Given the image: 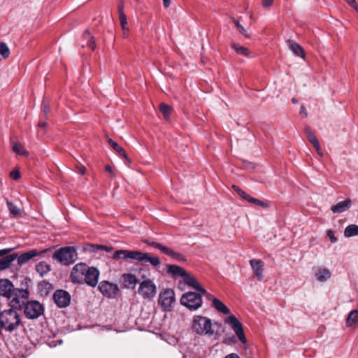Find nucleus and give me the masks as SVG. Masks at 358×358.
Returning a JSON list of instances; mask_svg holds the SVG:
<instances>
[{
    "mask_svg": "<svg viewBox=\"0 0 358 358\" xmlns=\"http://www.w3.org/2000/svg\"><path fill=\"white\" fill-rule=\"evenodd\" d=\"M13 250V248L0 250V271L8 268L12 262L16 259H17V264L22 266L39 255V252L36 250H31L20 256L15 253L8 255Z\"/></svg>",
    "mask_w": 358,
    "mask_h": 358,
    "instance_id": "obj_1",
    "label": "nucleus"
},
{
    "mask_svg": "<svg viewBox=\"0 0 358 358\" xmlns=\"http://www.w3.org/2000/svg\"><path fill=\"white\" fill-rule=\"evenodd\" d=\"M112 258L114 259H122L126 261L131 259L149 262L155 267H159L161 265V262L158 257H151L148 253L137 250H118L113 254Z\"/></svg>",
    "mask_w": 358,
    "mask_h": 358,
    "instance_id": "obj_2",
    "label": "nucleus"
},
{
    "mask_svg": "<svg viewBox=\"0 0 358 358\" xmlns=\"http://www.w3.org/2000/svg\"><path fill=\"white\" fill-rule=\"evenodd\" d=\"M1 327L6 331L12 332L17 329L21 324L18 313L10 308L0 313Z\"/></svg>",
    "mask_w": 358,
    "mask_h": 358,
    "instance_id": "obj_3",
    "label": "nucleus"
},
{
    "mask_svg": "<svg viewBox=\"0 0 358 358\" xmlns=\"http://www.w3.org/2000/svg\"><path fill=\"white\" fill-rule=\"evenodd\" d=\"M52 258L62 264L69 266L73 264L78 258L76 248L66 246L61 248L53 253Z\"/></svg>",
    "mask_w": 358,
    "mask_h": 358,
    "instance_id": "obj_4",
    "label": "nucleus"
},
{
    "mask_svg": "<svg viewBox=\"0 0 358 358\" xmlns=\"http://www.w3.org/2000/svg\"><path fill=\"white\" fill-rule=\"evenodd\" d=\"M192 327L195 333L200 335L213 336L214 334L211 320L206 317L201 315L194 316Z\"/></svg>",
    "mask_w": 358,
    "mask_h": 358,
    "instance_id": "obj_5",
    "label": "nucleus"
},
{
    "mask_svg": "<svg viewBox=\"0 0 358 358\" xmlns=\"http://www.w3.org/2000/svg\"><path fill=\"white\" fill-rule=\"evenodd\" d=\"M202 296L201 294L189 292L182 294L180 303L190 310H196L202 306Z\"/></svg>",
    "mask_w": 358,
    "mask_h": 358,
    "instance_id": "obj_6",
    "label": "nucleus"
},
{
    "mask_svg": "<svg viewBox=\"0 0 358 358\" xmlns=\"http://www.w3.org/2000/svg\"><path fill=\"white\" fill-rule=\"evenodd\" d=\"M24 308V314L27 319L35 320L44 313V306L38 301H29Z\"/></svg>",
    "mask_w": 358,
    "mask_h": 358,
    "instance_id": "obj_7",
    "label": "nucleus"
},
{
    "mask_svg": "<svg viewBox=\"0 0 358 358\" xmlns=\"http://www.w3.org/2000/svg\"><path fill=\"white\" fill-rule=\"evenodd\" d=\"M138 293L144 299H151L157 294V287L152 280L147 279L139 284Z\"/></svg>",
    "mask_w": 358,
    "mask_h": 358,
    "instance_id": "obj_8",
    "label": "nucleus"
},
{
    "mask_svg": "<svg viewBox=\"0 0 358 358\" xmlns=\"http://www.w3.org/2000/svg\"><path fill=\"white\" fill-rule=\"evenodd\" d=\"M159 304L165 310H171L172 304L175 302V292L172 289H166L162 291L159 295Z\"/></svg>",
    "mask_w": 358,
    "mask_h": 358,
    "instance_id": "obj_9",
    "label": "nucleus"
},
{
    "mask_svg": "<svg viewBox=\"0 0 358 358\" xmlns=\"http://www.w3.org/2000/svg\"><path fill=\"white\" fill-rule=\"evenodd\" d=\"M13 295L8 300L10 301L11 306L15 308H22L26 304L25 300L29 297V292L27 289H15Z\"/></svg>",
    "mask_w": 358,
    "mask_h": 358,
    "instance_id": "obj_10",
    "label": "nucleus"
},
{
    "mask_svg": "<svg viewBox=\"0 0 358 358\" xmlns=\"http://www.w3.org/2000/svg\"><path fill=\"white\" fill-rule=\"evenodd\" d=\"M87 267V264L83 262L74 265L70 274L71 282L73 284H83Z\"/></svg>",
    "mask_w": 358,
    "mask_h": 358,
    "instance_id": "obj_11",
    "label": "nucleus"
},
{
    "mask_svg": "<svg viewBox=\"0 0 358 358\" xmlns=\"http://www.w3.org/2000/svg\"><path fill=\"white\" fill-rule=\"evenodd\" d=\"M98 289L103 296L108 298H115L119 291L117 284L106 280L101 281Z\"/></svg>",
    "mask_w": 358,
    "mask_h": 358,
    "instance_id": "obj_12",
    "label": "nucleus"
},
{
    "mask_svg": "<svg viewBox=\"0 0 358 358\" xmlns=\"http://www.w3.org/2000/svg\"><path fill=\"white\" fill-rule=\"evenodd\" d=\"M225 322L230 325L231 329L234 330L239 341L242 343H246V338L245 336L242 324L237 320L234 315H229Z\"/></svg>",
    "mask_w": 358,
    "mask_h": 358,
    "instance_id": "obj_13",
    "label": "nucleus"
},
{
    "mask_svg": "<svg viewBox=\"0 0 358 358\" xmlns=\"http://www.w3.org/2000/svg\"><path fill=\"white\" fill-rule=\"evenodd\" d=\"M52 299L59 308H66L69 306L71 297L68 292L63 289H57L55 292Z\"/></svg>",
    "mask_w": 358,
    "mask_h": 358,
    "instance_id": "obj_14",
    "label": "nucleus"
},
{
    "mask_svg": "<svg viewBox=\"0 0 358 358\" xmlns=\"http://www.w3.org/2000/svg\"><path fill=\"white\" fill-rule=\"evenodd\" d=\"M99 274L100 273L97 268L94 266H87L83 283H85L92 287H95L98 284Z\"/></svg>",
    "mask_w": 358,
    "mask_h": 358,
    "instance_id": "obj_15",
    "label": "nucleus"
},
{
    "mask_svg": "<svg viewBox=\"0 0 358 358\" xmlns=\"http://www.w3.org/2000/svg\"><path fill=\"white\" fill-rule=\"evenodd\" d=\"M183 280L188 286L199 291L201 294L206 296L208 299H211V295L206 292V290L201 285L196 279L191 274L186 272L183 276Z\"/></svg>",
    "mask_w": 358,
    "mask_h": 358,
    "instance_id": "obj_16",
    "label": "nucleus"
},
{
    "mask_svg": "<svg viewBox=\"0 0 358 358\" xmlns=\"http://www.w3.org/2000/svg\"><path fill=\"white\" fill-rule=\"evenodd\" d=\"M15 289L14 285L8 279L0 280V295L6 297L8 299L13 295V292Z\"/></svg>",
    "mask_w": 358,
    "mask_h": 358,
    "instance_id": "obj_17",
    "label": "nucleus"
},
{
    "mask_svg": "<svg viewBox=\"0 0 358 358\" xmlns=\"http://www.w3.org/2000/svg\"><path fill=\"white\" fill-rule=\"evenodd\" d=\"M304 134L310 143L315 148L317 154L322 156L323 154L320 145L319 141L309 126H306L304 128Z\"/></svg>",
    "mask_w": 358,
    "mask_h": 358,
    "instance_id": "obj_18",
    "label": "nucleus"
},
{
    "mask_svg": "<svg viewBox=\"0 0 358 358\" xmlns=\"http://www.w3.org/2000/svg\"><path fill=\"white\" fill-rule=\"evenodd\" d=\"M250 264L252 268L253 273L255 275L259 280H262L264 278L263 269H264V263L260 259H251L250 261Z\"/></svg>",
    "mask_w": 358,
    "mask_h": 358,
    "instance_id": "obj_19",
    "label": "nucleus"
},
{
    "mask_svg": "<svg viewBox=\"0 0 358 358\" xmlns=\"http://www.w3.org/2000/svg\"><path fill=\"white\" fill-rule=\"evenodd\" d=\"M352 201L350 199L337 203L331 206V210L334 213H341L350 208Z\"/></svg>",
    "mask_w": 358,
    "mask_h": 358,
    "instance_id": "obj_20",
    "label": "nucleus"
},
{
    "mask_svg": "<svg viewBox=\"0 0 358 358\" xmlns=\"http://www.w3.org/2000/svg\"><path fill=\"white\" fill-rule=\"evenodd\" d=\"M288 47L292 52L301 58L305 57V53L303 48L294 40H288L287 41Z\"/></svg>",
    "mask_w": 358,
    "mask_h": 358,
    "instance_id": "obj_21",
    "label": "nucleus"
},
{
    "mask_svg": "<svg viewBox=\"0 0 358 358\" xmlns=\"http://www.w3.org/2000/svg\"><path fill=\"white\" fill-rule=\"evenodd\" d=\"M166 268L167 273L175 278L178 276L183 278L184 275L186 274V271L183 268L177 265H167Z\"/></svg>",
    "mask_w": 358,
    "mask_h": 358,
    "instance_id": "obj_22",
    "label": "nucleus"
},
{
    "mask_svg": "<svg viewBox=\"0 0 358 358\" xmlns=\"http://www.w3.org/2000/svg\"><path fill=\"white\" fill-rule=\"evenodd\" d=\"M108 143L119 154L120 157H124L127 160V163L130 162V160L128 159L124 150L120 145H119L117 143L110 138H108Z\"/></svg>",
    "mask_w": 358,
    "mask_h": 358,
    "instance_id": "obj_23",
    "label": "nucleus"
},
{
    "mask_svg": "<svg viewBox=\"0 0 358 358\" xmlns=\"http://www.w3.org/2000/svg\"><path fill=\"white\" fill-rule=\"evenodd\" d=\"M149 245L153 246L154 248L159 250L162 252H163L164 254L166 255H169L170 257H171L173 259L174 257V255L176 254V252H174L173 250H171V248L166 247V246H164L159 243H157V242H152V243H150Z\"/></svg>",
    "mask_w": 358,
    "mask_h": 358,
    "instance_id": "obj_24",
    "label": "nucleus"
},
{
    "mask_svg": "<svg viewBox=\"0 0 358 358\" xmlns=\"http://www.w3.org/2000/svg\"><path fill=\"white\" fill-rule=\"evenodd\" d=\"M125 287H134L138 282L136 275L131 273H126L122 275Z\"/></svg>",
    "mask_w": 358,
    "mask_h": 358,
    "instance_id": "obj_25",
    "label": "nucleus"
},
{
    "mask_svg": "<svg viewBox=\"0 0 358 358\" xmlns=\"http://www.w3.org/2000/svg\"><path fill=\"white\" fill-rule=\"evenodd\" d=\"M212 302L213 307L219 312L227 315L229 313V309L218 299L213 298Z\"/></svg>",
    "mask_w": 358,
    "mask_h": 358,
    "instance_id": "obj_26",
    "label": "nucleus"
},
{
    "mask_svg": "<svg viewBox=\"0 0 358 358\" xmlns=\"http://www.w3.org/2000/svg\"><path fill=\"white\" fill-rule=\"evenodd\" d=\"M356 324H358V310H353L348 315L346 325L352 327Z\"/></svg>",
    "mask_w": 358,
    "mask_h": 358,
    "instance_id": "obj_27",
    "label": "nucleus"
},
{
    "mask_svg": "<svg viewBox=\"0 0 358 358\" xmlns=\"http://www.w3.org/2000/svg\"><path fill=\"white\" fill-rule=\"evenodd\" d=\"M36 270L41 276H43L50 271V265L45 262H40L36 265Z\"/></svg>",
    "mask_w": 358,
    "mask_h": 358,
    "instance_id": "obj_28",
    "label": "nucleus"
},
{
    "mask_svg": "<svg viewBox=\"0 0 358 358\" xmlns=\"http://www.w3.org/2000/svg\"><path fill=\"white\" fill-rule=\"evenodd\" d=\"M231 48L238 55H241L245 57H250V50L243 46H241L238 43H232Z\"/></svg>",
    "mask_w": 358,
    "mask_h": 358,
    "instance_id": "obj_29",
    "label": "nucleus"
},
{
    "mask_svg": "<svg viewBox=\"0 0 358 358\" xmlns=\"http://www.w3.org/2000/svg\"><path fill=\"white\" fill-rule=\"evenodd\" d=\"M344 235L345 237H352L354 236H358V225H356V224L348 225L344 231Z\"/></svg>",
    "mask_w": 358,
    "mask_h": 358,
    "instance_id": "obj_30",
    "label": "nucleus"
},
{
    "mask_svg": "<svg viewBox=\"0 0 358 358\" xmlns=\"http://www.w3.org/2000/svg\"><path fill=\"white\" fill-rule=\"evenodd\" d=\"M83 37L87 42L86 45H83V46L87 45L92 50H94L96 48L95 41L91 34L88 31H85Z\"/></svg>",
    "mask_w": 358,
    "mask_h": 358,
    "instance_id": "obj_31",
    "label": "nucleus"
},
{
    "mask_svg": "<svg viewBox=\"0 0 358 358\" xmlns=\"http://www.w3.org/2000/svg\"><path fill=\"white\" fill-rule=\"evenodd\" d=\"M330 271L327 268L322 269L315 274L317 280L320 282L325 281L327 279L330 278Z\"/></svg>",
    "mask_w": 358,
    "mask_h": 358,
    "instance_id": "obj_32",
    "label": "nucleus"
},
{
    "mask_svg": "<svg viewBox=\"0 0 358 358\" xmlns=\"http://www.w3.org/2000/svg\"><path fill=\"white\" fill-rule=\"evenodd\" d=\"M121 27L123 32V37L127 38L128 37V32H129V27L127 26V20L126 15H122L121 17H119Z\"/></svg>",
    "mask_w": 358,
    "mask_h": 358,
    "instance_id": "obj_33",
    "label": "nucleus"
},
{
    "mask_svg": "<svg viewBox=\"0 0 358 358\" xmlns=\"http://www.w3.org/2000/svg\"><path fill=\"white\" fill-rule=\"evenodd\" d=\"M100 245L87 243L83 246V250L85 252L96 253L99 249Z\"/></svg>",
    "mask_w": 358,
    "mask_h": 358,
    "instance_id": "obj_34",
    "label": "nucleus"
},
{
    "mask_svg": "<svg viewBox=\"0 0 358 358\" xmlns=\"http://www.w3.org/2000/svg\"><path fill=\"white\" fill-rule=\"evenodd\" d=\"M171 110V107L166 103H162L159 105V110L163 114L164 118L166 120L169 117Z\"/></svg>",
    "mask_w": 358,
    "mask_h": 358,
    "instance_id": "obj_35",
    "label": "nucleus"
},
{
    "mask_svg": "<svg viewBox=\"0 0 358 358\" xmlns=\"http://www.w3.org/2000/svg\"><path fill=\"white\" fill-rule=\"evenodd\" d=\"M13 150L15 153L22 155V156H27L28 152L27 150L20 144V143H15L13 146Z\"/></svg>",
    "mask_w": 358,
    "mask_h": 358,
    "instance_id": "obj_36",
    "label": "nucleus"
},
{
    "mask_svg": "<svg viewBox=\"0 0 358 358\" xmlns=\"http://www.w3.org/2000/svg\"><path fill=\"white\" fill-rule=\"evenodd\" d=\"M0 55L3 56L4 59H6L10 55V50L8 45L3 43H0Z\"/></svg>",
    "mask_w": 358,
    "mask_h": 358,
    "instance_id": "obj_37",
    "label": "nucleus"
},
{
    "mask_svg": "<svg viewBox=\"0 0 358 358\" xmlns=\"http://www.w3.org/2000/svg\"><path fill=\"white\" fill-rule=\"evenodd\" d=\"M7 205L10 214L16 216L20 214V209L12 202L7 201Z\"/></svg>",
    "mask_w": 358,
    "mask_h": 358,
    "instance_id": "obj_38",
    "label": "nucleus"
},
{
    "mask_svg": "<svg viewBox=\"0 0 358 358\" xmlns=\"http://www.w3.org/2000/svg\"><path fill=\"white\" fill-rule=\"evenodd\" d=\"M234 22L236 27L238 29L239 32L243 34L245 37L249 38L250 36L247 34L246 29L239 23V22L234 19Z\"/></svg>",
    "mask_w": 358,
    "mask_h": 358,
    "instance_id": "obj_39",
    "label": "nucleus"
},
{
    "mask_svg": "<svg viewBox=\"0 0 358 358\" xmlns=\"http://www.w3.org/2000/svg\"><path fill=\"white\" fill-rule=\"evenodd\" d=\"M41 108H42V111L44 114L45 118H46L48 116V114L50 111L49 103L47 101H45V100L43 101L42 104H41Z\"/></svg>",
    "mask_w": 358,
    "mask_h": 358,
    "instance_id": "obj_40",
    "label": "nucleus"
},
{
    "mask_svg": "<svg viewBox=\"0 0 358 358\" xmlns=\"http://www.w3.org/2000/svg\"><path fill=\"white\" fill-rule=\"evenodd\" d=\"M252 203L259 206L264 208H266L269 207V204L268 203L262 201L255 199V198L253 199Z\"/></svg>",
    "mask_w": 358,
    "mask_h": 358,
    "instance_id": "obj_41",
    "label": "nucleus"
},
{
    "mask_svg": "<svg viewBox=\"0 0 358 358\" xmlns=\"http://www.w3.org/2000/svg\"><path fill=\"white\" fill-rule=\"evenodd\" d=\"M232 188L234 189V190L235 192H237V194H238L241 198H243V196H245V193H246V192H245V191L242 190V189H241L240 187H238V186H236V185H233V186H232Z\"/></svg>",
    "mask_w": 358,
    "mask_h": 358,
    "instance_id": "obj_42",
    "label": "nucleus"
},
{
    "mask_svg": "<svg viewBox=\"0 0 358 358\" xmlns=\"http://www.w3.org/2000/svg\"><path fill=\"white\" fill-rule=\"evenodd\" d=\"M327 235L329 238L331 243H336L337 241V238L334 236V233L332 230H328Z\"/></svg>",
    "mask_w": 358,
    "mask_h": 358,
    "instance_id": "obj_43",
    "label": "nucleus"
},
{
    "mask_svg": "<svg viewBox=\"0 0 358 358\" xmlns=\"http://www.w3.org/2000/svg\"><path fill=\"white\" fill-rule=\"evenodd\" d=\"M10 176L13 180H17L20 178V173L19 171H17V170H13L10 173Z\"/></svg>",
    "mask_w": 358,
    "mask_h": 358,
    "instance_id": "obj_44",
    "label": "nucleus"
},
{
    "mask_svg": "<svg viewBox=\"0 0 358 358\" xmlns=\"http://www.w3.org/2000/svg\"><path fill=\"white\" fill-rule=\"evenodd\" d=\"M173 259L178 262H185L186 258L185 256L179 252H176Z\"/></svg>",
    "mask_w": 358,
    "mask_h": 358,
    "instance_id": "obj_45",
    "label": "nucleus"
},
{
    "mask_svg": "<svg viewBox=\"0 0 358 358\" xmlns=\"http://www.w3.org/2000/svg\"><path fill=\"white\" fill-rule=\"evenodd\" d=\"M350 6H351L357 12H358V4L355 0H345Z\"/></svg>",
    "mask_w": 358,
    "mask_h": 358,
    "instance_id": "obj_46",
    "label": "nucleus"
},
{
    "mask_svg": "<svg viewBox=\"0 0 358 358\" xmlns=\"http://www.w3.org/2000/svg\"><path fill=\"white\" fill-rule=\"evenodd\" d=\"M118 13L119 17H121L122 15H126L124 13V3L123 2H120L118 5Z\"/></svg>",
    "mask_w": 358,
    "mask_h": 358,
    "instance_id": "obj_47",
    "label": "nucleus"
},
{
    "mask_svg": "<svg viewBox=\"0 0 358 358\" xmlns=\"http://www.w3.org/2000/svg\"><path fill=\"white\" fill-rule=\"evenodd\" d=\"M273 3V0H262V6L264 8L271 6Z\"/></svg>",
    "mask_w": 358,
    "mask_h": 358,
    "instance_id": "obj_48",
    "label": "nucleus"
},
{
    "mask_svg": "<svg viewBox=\"0 0 358 358\" xmlns=\"http://www.w3.org/2000/svg\"><path fill=\"white\" fill-rule=\"evenodd\" d=\"M99 249H100V250H104L106 252H110L113 250V248L107 246V245H100Z\"/></svg>",
    "mask_w": 358,
    "mask_h": 358,
    "instance_id": "obj_49",
    "label": "nucleus"
},
{
    "mask_svg": "<svg viewBox=\"0 0 358 358\" xmlns=\"http://www.w3.org/2000/svg\"><path fill=\"white\" fill-rule=\"evenodd\" d=\"M300 114L303 115L304 117H306L308 116L306 109L303 105H302L300 108Z\"/></svg>",
    "mask_w": 358,
    "mask_h": 358,
    "instance_id": "obj_50",
    "label": "nucleus"
},
{
    "mask_svg": "<svg viewBox=\"0 0 358 358\" xmlns=\"http://www.w3.org/2000/svg\"><path fill=\"white\" fill-rule=\"evenodd\" d=\"M243 199L248 201V202L250 203H252L253 201V199H255L254 197L251 196L250 194L245 193V196H243Z\"/></svg>",
    "mask_w": 358,
    "mask_h": 358,
    "instance_id": "obj_51",
    "label": "nucleus"
},
{
    "mask_svg": "<svg viewBox=\"0 0 358 358\" xmlns=\"http://www.w3.org/2000/svg\"><path fill=\"white\" fill-rule=\"evenodd\" d=\"M224 358H240V357L236 354L231 353V354L227 355Z\"/></svg>",
    "mask_w": 358,
    "mask_h": 358,
    "instance_id": "obj_52",
    "label": "nucleus"
},
{
    "mask_svg": "<svg viewBox=\"0 0 358 358\" xmlns=\"http://www.w3.org/2000/svg\"><path fill=\"white\" fill-rule=\"evenodd\" d=\"M171 4V0H163V5L165 8H168Z\"/></svg>",
    "mask_w": 358,
    "mask_h": 358,
    "instance_id": "obj_53",
    "label": "nucleus"
},
{
    "mask_svg": "<svg viewBox=\"0 0 358 358\" xmlns=\"http://www.w3.org/2000/svg\"><path fill=\"white\" fill-rule=\"evenodd\" d=\"M105 170H106L107 172H108V173H110V174H112V175H113V174H114V173H113V169H112V168H111L110 166H108V165H107V166L105 167Z\"/></svg>",
    "mask_w": 358,
    "mask_h": 358,
    "instance_id": "obj_54",
    "label": "nucleus"
},
{
    "mask_svg": "<svg viewBox=\"0 0 358 358\" xmlns=\"http://www.w3.org/2000/svg\"><path fill=\"white\" fill-rule=\"evenodd\" d=\"M38 127L41 128H45L47 125L46 122L40 121L38 124Z\"/></svg>",
    "mask_w": 358,
    "mask_h": 358,
    "instance_id": "obj_55",
    "label": "nucleus"
},
{
    "mask_svg": "<svg viewBox=\"0 0 358 358\" xmlns=\"http://www.w3.org/2000/svg\"><path fill=\"white\" fill-rule=\"evenodd\" d=\"M292 102L293 103H298V101H297V99H296V98H292Z\"/></svg>",
    "mask_w": 358,
    "mask_h": 358,
    "instance_id": "obj_56",
    "label": "nucleus"
},
{
    "mask_svg": "<svg viewBox=\"0 0 358 358\" xmlns=\"http://www.w3.org/2000/svg\"><path fill=\"white\" fill-rule=\"evenodd\" d=\"M80 173L81 174H84L85 173V168H82L81 170H80Z\"/></svg>",
    "mask_w": 358,
    "mask_h": 358,
    "instance_id": "obj_57",
    "label": "nucleus"
},
{
    "mask_svg": "<svg viewBox=\"0 0 358 358\" xmlns=\"http://www.w3.org/2000/svg\"><path fill=\"white\" fill-rule=\"evenodd\" d=\"M45 251H46L45 250H43V251L41 252V253H44Z\"/></svg>",
    "mask_w": 358,
    "mask_h": 358,
    "instance_id": "obj_58",
    "label": "nucleus"
}]
</instances>
